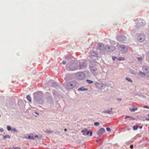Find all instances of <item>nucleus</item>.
<instances>
[{"label":"nucleus","mask_w":149,"mask_h":149,"mask_svg":"<svg viewBox=\"0 0 149 149\" xmlns=\"http://www.w3.org/2000/svg\"><path fill=\"white\" fill-rule=\"evenodd\" d=\"M78 90L86 91L88 90V89L87 88H84V87H81L78 89Z\"/></svg>","instance_id":"6ab92c4d"},{"label":"nucleus","mask_w":149,"mask_h":149,"mask_svg":"<svg viewBox=\"0 0 149 149\" xmlns=\"http://www.w3.org/2000/svg\"><path fill=\"white\" fill-rule=\"evenodd\" d=\"M86 81H87V82L88 83V84H92L93 83V81H91V80H89L88 79H87L86 80Z\"/></svg>","instance_id":"c756f323"},{"label":"nucleus","mask_w":149,"mask_h":149,"mask_svg":"<svg viewBox=\"0 0 149 149\" xmlns=\"http://www.w3.org/2000/svg\"><path fill=\"white\" fill-rule=\"evenodd\" d=\"M77 83L76 81H72L67 83L66 85V88L67 89H71L76 86Z\"/></svg>","instance_id":"20e7f679"},{"label":"nucleus","mask_w":149,"mask_h":149,"mask_svg":"<svg viewBox=\"0 0 149 149\" xmlns=\"http://www.w3.org/2000/svg\"><path fill=\"white\" fill-rule=\"evenodd\" d=\"M146 120H147L148 121V120H149V118H146Z\"/></svg>","instance_id":"49530a36"},{"label":"nucleus","mask_w":149,"mask_h":149,"mask_svg":"<svg viewBox=\"0 0 149 149\" xmlns=\"http://www.w3.org/2000/svg\"><path fill=\"white\" fill-rule=\"evenodd\" d=\"M34 137V138H35V137H36V138H38V135H36V136H35V137Z\"/></svg>","instance_id":"09e8293b"},{"label":"nucleus","mask_w":149,"mask_h":149,"mask_svg":"<svg viewBox=\"0 0 149 149\" xmlns=\"http://www.w3.org/2000/svg\"><path fill=\"white\" fill-rule=\"evenodd\" d=\"M142 70L147 75H149V67L143 65L142 66Z\"/></svg>","instance_id":"9d476101"},{"label":"nucleus","mask_w":149,"mask_h":149,"mask_svg":"<svg viewBox=\"0 0 149 149\" xmlns=\"http://www.w3.org/2000/svg\"><path fill=\"white\" fill-rule=\"evenodd\" d=\"M136 58L140 62H141L143 60V58L141 57H136Z\"/></svg>","instance_id":"412c9836"},{"label":"nucleus","mask_w":149,"mask_h":149,"mask_svg":"<svg viewBox=\"0 0 149 149\" xmlns=\"http://www.w3.org/2000/svg\"><path fill=\"white\" fill-rule=\"evenodd\" d=\"M146 36L144 33H141L138 35L137 40L140 42H143L145 39Z\"/></svg>","instance_id":"423d86ee"},{"label":"nucleus","mask_w":149,"mask_h":149,"mask_svg":"<svg viewBox=\"0 0 149 149\" xmlns=\"http://www.w3.org/2000/svg\"><path fill=\"white\" fill-rule=\"evenodd\" d=\"M137 109V108L135 107V106H133L132 109L130 108V110L132 112H134Z\"/></svg>","instance_id":"a211bd4d"},{"label":"nucleus","mask_w":149,"mask_h":149,"mask_svg":"<svg viewBox=\"0 0 149 149\" xmlns=\"http://www.w3.org/2000/svg\"><path fill=\"white\" fill-rule=\"evenodd\" d=\"M75 77L77 79L79 80H82L85 79L86 75L83 72H79L76 73Z\"/></svg>","instance_id":"7ed1b4c3"},{"label":"nucleus","mask_w":149,"mask_h":149,"mask_svg":"<svg viewBox=\"0 0 149 149\" xmlns=\"http://www.w3.org/2000/svg\"><path fill=\"white\" fill-rule=\"evenodd\" d=\"M125 58L124 57H119L118 58V60L119 61H123V60H125Z\"/></svg>","instance_id":"bb28decb"},{"label":"nucleus","mask_w":149,"mask_h":149,"mask_svg":"<svg viewBox=\"0 0 149 149\" xmlns=\"http://www.w3.org/2000/svg\"><path fill=\"white\" fill-rule=\"evenodd\" d=\"M105 47L104 45L102 43H100L98 44V48L100 50V52L103 54L105 52Z\"/></svg>","instance_id":"0eeeda50"},{"label":"nucleus","mask_w":149,"mask_h":149,"mask_svg":"<svg viewBox=\"0 0 149 149\" xmlns=\"http://www.w3.org/2000/svg\"><path fill=\"white\" fill-rule=\"evenodd\" d=\"M130 118L132 120H135V118H133V117H131V118Z\"/></svg>","instance_id":"a18cd8bd"},{"label":"nucleus","mask_w":149,"mask_h":149,"mask_svg":"<svg viewBox=\"0 0 149 149\" xmlns=\"http://www.w3.org/2000/svg\"><path fill=\"white\" fill-rule=\"evenodd\" d=\"M87 67V64L84 61L79 62V67L80 69H84Z\"/></svg>","instance_id":"1a4fd4ad"},{"label":"nucleus","mask_w":149,"mask_h":149,"mask_svg":"<svg viewBox=\"0 0 149 149\" xmlns=\"http://www.w3.org/2000/svg\"><path fill=\"white\" fill-rule=\"evenodd\" d=\"M131 118V117L130 116H126L125 117V119H126L127 118Z\"/></svg>","instance_id":"e433bc0d"},{"label":"nucleus","mask_w":149,"mask_h":149,"mask_svg":"<svg viewBox=\"0 0 149 149\" xmlns=\"http://www.w3.org/2000/svg\"><path fill=\"white\" fill-rule=\"evenodd\" d=\"M112 109H111V110H105L104 111L103 113H105V114H109L110 115H111L113 114V113L112 111Z\"/></svg>","instance_id":"4468645a"},{"label":"nucleus","mask_w":149,"mask_h":149,"mask_svg":"<svg viewBox=\"0 0 149 149\" xmlns=\"http://www.w3.org/2000/svg\"><path fill=\"white\" fill-rule=\"evenodd\" d=\"M42 93L41 92H37L34 94V100L38 104H42L43 103V100L41 98Z\"/></svg>","instance_id":"f03ea898"},{"label":"nucleus","mask_w":149,"mask_h":149,"mask_svg":"<svg viewBox=\"0 0 149 149\" xmlns=\"http://www.w3.org/2000/svg\"><path fill=\"white\" fill-rule=\"evenodd\" d=\"M3 130L2 128H0V131L1 132H3Z\"/></svg>","instance_id":"79ce46f5"},{"label":"nucleus","mask_w":149,"mask_h":149,"mask_svg":"<svg viewBox=\"0 0 149 149\" xmlns=\"http://www.w3.org/2000/svg\"><path fill=\"white\" fill-rule=\"evenodd\" d=\"M1 117V115L0 114V117Z\"/></svg>","instance_id":"5fc2aeb1"},{"label":"nucleus","mask_w":149,"mask_h":149,"mask_svg":"<svg viewBox=\"0 0 149 149\" xmlns=\"http://www.w3.org/2000/svg\"><path fill=\"white\" fill-rule=\"evenodd\" d=\"M120 48L122 53H125L127 51V48L126 46L124 45H120Z\"/></svg>","instance_id":"9b49d317"},{"label":"nucleus","mask_w":149,"mask_h":149,"mask_svg":"<svg viewBox=\"0 0 149 149\" xmlns=\"http://www.w3.org/2000/svg\"><path fill=\"white\" fill-rule=\"evenodd\" d=\"M115 43V42H112V43L113 44H114Z\"/></svg>","instance_id":"864d4df0"},{"label":"nucleus","mask_w":149,"mask_h":149,"mask_svg":"<svg viewBox=\"0 0 149 149\" xmlns=\"http://www.w3.org/2000/svg\"><path fill=\"white\" fill-rule=\"evenodd\" d=\"M143 108H147V109H149V107H148L147 106H144L143 107Z\"/></svg>","instance_id":"4c0bfd02"},{"label":"nucleus","mask_w":149,"mask_h":149,"mask_svg":"<svg viewBox=\"0 0 149 149\" xmlns=\"http://www.w3.org/2000/svg\"><path fill=\"white\" fill-rule=\"evenodd\" d=\"M35 114H37L38 115V114L36 112H35Z\"/></svg>","instance_id":"3c124183"},{"label":"nucleus","mask_w":149,"mask_h":149,"mask_svg":"<svg viewBox=\"0 0 149 149\" xmlns=\"http://www.w3.org/2000/svg\"><path fill=\"white\" fill-rule=\"evenodd\" d=\"M142 126H140V127H139V128L140 129H142Z\"/></svg>","instance_id":"de8ad7c7"},{"label":"nucleus","mask_w":149,"mask_h":149,"mask_svg":"<svg viewBox=\"0 0 149 149\" xmlns=\"http://www.w3.org/2000/svg\"><path fill=\"white\" fill-rule=\"evenodd\" d=\"M46 132L48 134H51L52 133V132L50 131L46 130Z\"/></svg>","instance_id":"473e14b6"},{"label":"nucleus","mask_w":149,"mask_h":149,"mask_svg":"<svg viewBox=\"0 0 149 149\" xmlns=\"http://www.w3.org/2000/svg\"><path fill=\"white\" fill-rule=\"evenodd\" d=\"M52 86L53 87H55L56 86V84L55 82H53V83L52 84Z\"/></svg>","instance_id":"c9c22d12"},{"label":"nucleus","mask_w":149,"mask_h":149,"mask_svg":"<svg viewBox=\"0 0 149 149\" xmlns=\"http://www.w3.org/2000/svg\"><path fill=\"white\" fill-rule=\"evenodd\" d=\"M94 125L95 126H98L100 125V123L98 122H96L94 123Z\"/></svg>","instance_id":"7c9ffc66"},{"label":"nucleus","mask_w":149,"mask_h":149,"mask_svg":"<svg viewBox=\"0 0 149 149\" xmlns=\"http://www.w3.org/2000/svg\"><path fill=\"white\" fill-rule=\"evenodd\" d=\"M100 140V139H97L96 140V142H98Z\"/></svg>","instance_id":"c03bdc74"},{"label":"nucleus","mask_w":149,"mask_h":149,"mask_svg":"<svg viewBox=\"0 0 149 149\" xmlns=\"http://www.w3.org/2000/svg\"><path fill=\"white\" fill-rule=\"evenodd\" d=\"M117 100L118 101H120L122 99L121 98H118V99H117Z\"/></svg>","instance_id":"37998d69"},{"label":"nucleus","mask_w":149,"mask_h":149,"mask_svg":"<svg viewBox=\"0 0 149 149\" xmlns=\"http://www.w3.org/2000/svg\"><path fill=\"white\" fill-rule=\"evenodd\" d=\"M67 129H65V130H64L65 131H67Z\"/></svg>","instance_id":"603ef678"},{"label":"nucleus","mask_w":149,"mask_h":149,"mask_svg":"<svg viewBox=\"0 0 149 149\" xmlns=\"http://www.w3.org/2000/svg\"><path fill=\"white\" fill-rule=\"evenodd\" d=\"M95 85L97 88L100 89H104L107 86V84H106L100 83L98 82H96Z\"/></svg>","instance_id":"39448f33"},{"label":"nucleus","mask_w":149,"mask_h":149,"mask_svg":"<svg viewBox=\"0 0 149 149\" xmlns=\"http://www.w3.org/2000/svg\"><path fill=\"white\" fill-rule=\"evenodd\" d=\"M91 54L92 56H96L97 54L95 52L93 51L91 52Z\"/></svg>","instance_id":"aec40b11"},{"label":"nucleus","mask_w":149,"mask_h":149,"mask_svg":"<svg viewBox=\"0 0 149 149\" xmlns=\"http://www.w3.org/2000/svg\"><path fill=\"white\" fill-rule=\"evenodd\" d=\"M28 136H26L25 137V138L28 139H30V140H34V137L33 136V135H30L29 134H27V135Z\"/></svg>","instance_id":"dca6fc26"},{"label":"nucleus","mask_w":149,"mask_h":149,"mask_svg":"<svg viewBox=\"0 0 149 149\" xmlns=\"http://www.w3.org/2000/svg\"><path fill=\"white\" fill-rule=\"evenodd\" d=\"M87 131V129H84V130H82L81 131V132L83 133V135H85Z\"/></svg>","instance_id":"4be33fe9"},{"label":"nucleus","mask_w":149,"mask_h":149,"mask_svg":"<svg viewBox=\"0 0 149 149\" xmlns=\"http://www.w3.org/2000/svg\"><path fill=\"white\" fill-rule=\"evenodd\" d=\"M7 130L9 131H10L12 130L11 127L9 125L7 126Z\"/></svg>","instance_id":"a878e982"},{"label":"nucleus","mask_w":149,"mask_h":149,"mask_svg":"<svg viewBox=\"0 0 149 149\" xmlns=\"http://www.w3.org/2000/svg\"><path fill=\"white\" fill-rule=\"evenodd\" d=\"M62 63L64 65H65L66 64V62L65 61H62Z\"/></svg>","instance_id":"58836bf2"},{"label":"nucleus","mask_w":149,"mask_h":149,"mask_svg":"<svg viewBox=\"0 0 149 149\" xmlns=\"http://www.w3.org/2000/svg\"><path fill=\"white\" fill-rule=\"evenodd\" d=\"M133 145H131L130 146V148H131V149H132L133 148Z\"/></svg>","instance_id":"ea45409f"},{"label":"nucleus","mask_w":149,"mask_h":149,"mask_svg":"<svg viewBox=\"0 0 149 149\" xmlns=\"http://www.w3.org/2000/svg\"><path fill=\"white\" fill-rule=\"evenodd\" d=\"M108 132H110L111 131V129L109 127H107L106 128Z\"/></svg>","instance_id":"f704fd0d"},{"label":"nucleus","mask_w":149,"mask_h":149,"mask_svg":"<svg viewBox=\"0 0 149 149\" xmlns=\"http://www.w3.org/2000/svg\"><path fill=\"white\" fill-rule=\"evenodd\" d=\"M6 138L9 139L10 138V137L9 135H6L3 137V139L4 140H5Z\"/></svg>","instance_id":"b1692460"},{"label":"nucleus","mask_w":149,"mask_h":149,"mask_svg":"<svg viewBox=\"0 0 149 149\" xmlns=\"http://www.w3.org/2000/svg\"><path fill=\"white\" fill-rule=\"evenodd\" d=\"M12 149H20L19 147H13Z\"/></svg>","instance_id":"72a5a7b5"},{"label":"nucleus","mask_w":149,"mask_h":149,"mask_svg":"<svg viewBox=\"0 0 149 149\" xmlns=\"http://www.w3.org/2000/svg\"><path fill=\"white\" fill-rule=\"evenodd\" d=\"M92 131L90 132V131H87L86 132V134L87 135H88L90 133V136H91L92 134Z\"/></svg>","instance_id":"5701e85b"},{"label":"nucleus","mask_w":149,"mask_h":149,"mask_svg":"<svg viewBox=\"0 0 149 149\" xmlns=\"http://www.w3.org/2000/svg\"><path fill=\"white\" fill-rule=\"evenodd\" d=\"M26 98L30 102L31 101V98L29 95H27L26 97Z\"/></svg>","instance_id":"393cba45"},{"label":"nucleus","mask_w":149,"mask_h":149,"mask_svg":"<svg viewBox=\"0 0 149 149\" xmlns=\"http://www.w3.org/2000/svg\"><path fill=\"white\" fill-rule=\"evenodd\" d=\"M117 39L119 41L123 42L124 41L126 40V38L125 37L122 36H120L118 37Z\"/></svg>","instance_id":"ddd939ff"},{"label":"nucleus","mask_w":149,"mask_h":149,"mask_svg":"<svg viewBox=\"0 0 149 149\" xmlns=\"http://www.w3.org/2000/svg\"><path fill=\"white\" fill-rule=\"evenodd\" d=\"M138 128V126H134L133 127V130H136Z\"/></svg>","instance_id":"c85d7f7f"},{"label":"nucleus","mask_w":149,"mask_h":149,"mask_svg":"<svg viewBox=\"0 0 149 149\" xmlns=\"http://www.w3.org/2000/svg\"><path fill=\"white\" fill-rule=\"evenodd\" d=\"M125 79L128 81H130L131 82H132V81L131 79L128 78V77H126L125 78Z\"/></svg>","instance_id":"cd10ccee"},{"label":"nucleus","mask_w":149,"mask_h":149,"mask_svg":"<svg viewBox=\"0 0 149 149\" xmlns=\"http://www.w3.org/2000/svg\"><path fill=\"white\" fill-rule=\"evenodd\" d=\"M116 47L113 46L106 45L105 47V50L108 52H112L115 50Z\"/></svg>","instance_id":"6e6552de"},{"label":"nucleus","mask_w":149,"mask_h":149,"mask_svg":"<svg viewBox=\"0 0 149 149\" xmlns=\"http://www.w3.org/2000/svg\"><path fill=\"white\" fill-rule=\"evenodd\" d=\"M79 67V65L77 61L71 62L67 64L66 69L69 71H73L77 70Z\"/></svg>","instance_id":"f257e3e1"},{"label":"nucleus","mask_w":149,"mask_h":149,"mask_svg":"<svg viewBox=\"0 0 149 149\" xmlns=\"http://www.w3.org/2000/svg\"><path fill=\"white\" fill-rule=\"evenodd\" d=\"M11 130L13 132H18V131L15 128H12Z\"/></svg>","instance_id":"2f4dec72"},{"label":"nucleus","mask_w":149,"mask_h":149,"mask_svg":"<svg viewBox=\"0 0 149 149\" xmlns=\"http://www.w3.org/2000/svg\"><path fill=\"white\" fill-rule=\"evenodd\" d=\"M139 75L141 77H145L147 75L143 72L140 71L138 73Z\"/></svg>","instance_id":"f3484780"},{"label":"nucleus","mask_w":149,"mask_h":149,"mask_svg":"<svg viewBox=\"0 0 149 149\" xmlns=\"http://www.w3.org/2000/svg\"><path fill=\"white\" fill-rule=\"evenodd\" d=\"M91 71L94 75L96 74L97 69L96 68L93 66H91L89 68Z\"/></svg>","instance_id":"f8f14e48"},{"label":"nucleus","mask_w":149,"mask_h":149,"mask_svg":"<svg viewBox=\"0 0 149 149\" xmlns=\"http://www.w3.org/2000/svg\"><path fill=\"white\" fill-rule=\"evenodd\" d=\"M105 131V130L104 128H101L97 132V134L98 135H101Z\"/></svg>","instance_id":"2eb2a0df"},{"label":"nucleus","mask_w":149,"mask_h":149,"mask_svg":"<svg viewBox=\"0 0 149 149\" xmlns=\"http://www.w3.org/2000/svg\"><path fill=\"white\" fill-rule=\"evenodd\" d=\"M134 32V30H132L131 31L132 32Z\"/></svg>","instance_id":"8fccbe9b"},{"label":"nucleus","mask_w":149,"mask_h":149,"mask_svg":"<svg viewBox=\"0 0 149 149\" xmlns=\"http://www.w3.org/2000/svg\"><path fill=\"white\" fill-rule=\"evenodd\" d=\"M116 57H114V56H113L112 57V59L113 60H115V59H116Z\"/></svg>","instance_id":"a19ab883"}]
</instances>
